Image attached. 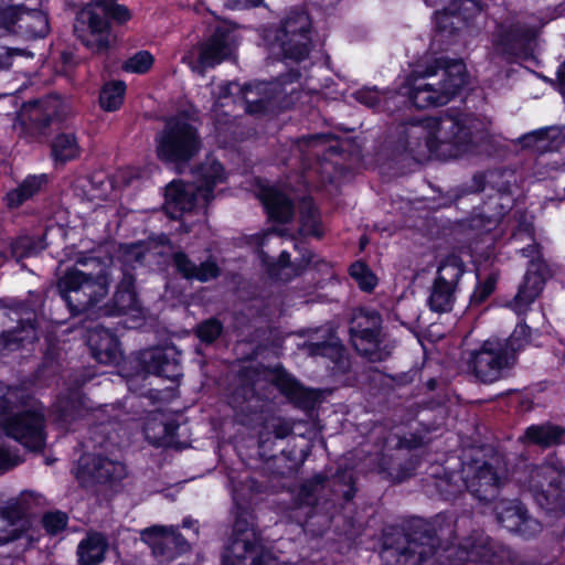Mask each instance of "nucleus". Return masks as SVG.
I'll return each mask as SVG.
<instances>
[{
  "label": "nucleus",
  "mask_w": 565,
  "mask_h": 565,
  "mask_svg": "<svg viewBox=\"0 0 565 565\" xmlns=\"http://www.w3.org/2000/svg\"><path fill=\"white\" fill-rule=\"evenodd\" d=\"M527 241L525 246L519 248L520 253L523 257L530 259L529 265H531L534 260H544L541 256V252L539 245L536 244L533 235V231L531 226H525L524 228H520L518 232H514L512 235L513 243L518 244L522 239Z\"/></svg>",
  "instance_id": "49"
},
{
  "label": "nucleus",
  "mask_w": 565,
  "mask_h": 565,
  "mask_svg": "<svg viewBox=\"0 0 565 565\" xmlns=\"http://www.w3.org/2000/svg\"><path fill=\"white\" fill-rule=\"evenodd\" d=\"M75 65L73 54L51 45L38 70V78L44 84H50L54 76L67 74Z\"/></svg>",
  "instance_id": "32"
},
{
  "label": "nucleus",
  "mask_w": 565,
  "mask_h": 565,
  "mask_svg": "<svg viewBox=\"0 0 565 565\" xmlns=\"http://www.w3.org/2000/svg\"><path fill=\"white\" fill-rule=\"evenodd\" d=\"M543 25V19L535 14L527 15L525 20L499 25L492 40L493 53L508 62L527 58Z\"/></svg>",
  "instance_id": "8"
},
{
  "label": "nucleus",
  "mask_w": 565,
  "mask_h": 565,
  "mask_svg": "<svg viewBox=\"0 0 565 565\" xmlns=\"http://www.w3.org/2000/svg\"><path fill=\"white\" fill-rule=\"evenodd\" d=\"M84 472L95 482L113 483L122 480L126 475V467L122 462L107 457H93L84 466Z\"/></svg>",
  "instance_id": "30"
},
{
  "label": "nucleus",
  "mask_w": 565,
  "mask_h": 565,
  "mask_svg": "<svg viewBox=\"0 0 565 565\" xmlns=\"http://www.w3.org/2000/svg\"><path fill=\"white\" fill-rule=\"evenodd\" d=\"M87 343L94 359L102 364L116 363L120 359L118 339L108 329L95 327L88 333Z\"/></svg>",
  "instance_id": "26"
},
{
  "label": "nucleus",
  "mask_w": 565,
  "mask_h": 565,
  "mask_svg": "<svg viewBox=\"0 0 565 565\" xmlns=\"http://www.w3.org/2000/svg\"><path fill=\"white\" fill-rule=\"evenodd\" d=\"M126 85L124 82H110L104 85L99 94L100 107L106 111L117 110L122 104Z\"/></svg>",
  "instance_id": "47"
},
{
  "label": "nucleus",
  "mask_w": 565,
  "mask_h": 565,
  "mask_svg": "<svg viewBox=\"0 0 565 565\" xmlns=\"http://www.w3.org/2000/svg\"><path fill=\"white\" fill-rule=\"evenodd\" d=\"M299 38L300 36L289 34L286 38H282V33L276 32L271 50L275 52L276 49H278V54L284 58L300 62L309 55L311 38H307L303 50L299 47Z\"/></svg>",
  "instance_id": "41"
},
{
  "label": "nucleus",
  "mask_w": 565,
  "mask_h": 565,
  "mask_svg": "<svg viewBox=\"0 0 565 565\" xmlns=\"http://www.w3.org/2000/svg\"><path fill=\"white\" fill-rule=\"evenodd\" d=\"M350 275L358 281L360 288L365 291H371L376 285L375 276L361 262L351 265Z\"/></svg>",
  "instance_id": "52"
},
{
  "label": "nucleus",
  "mask_w": 565,
  "mask_h": 565,
  "mask_svg": "<svg viewBox=\"0 0 565 565\" xmlns=\"http://www.w3.org/2000/svg\"><path fill=\"white\" fill-rule=\"evenodd\" d=\"M292 431L294 425L289 420L281 417L268 418L258 433V445L260 448H267L271 443V435L277 439H284Z\"/></svg>",
  "instance_id": "43"
},
{
  "label": "nucleus",
  "mask_w": 565,
  "mask_h": 565,
  "mask_svg": "<svg viewBox=\"0 0 565 565\" xmlns=\"http://www.w3.org/2000/svg\"><path fill=\"white\" fill-rule=\"evenodd\" d=\"M55 409V420L63 426H71L77 419L85 417L87 408L85 407L83 397L77 390H72L67 398L58 399Z\"/></svg>",
  "instance_id": "38"
},
{
  "label": "nucleus",
  "mask_w": 565,
  "mask_h": 565,
  "mask_svg": "<svg viewBox=\"0 0 565 565\" xmlns=\"http://www.w3.org/2000/svg\"><path fill=\"white\" fill-rule=\"evenodd\" d=\"M172 263L175 270L188 280L205 282L220 275V268L214 260L207 259L198 266L183 252H175L172 255Z\"/></svg>",
  "instance_id": "29"
},
{
  "label": "nucleus",
  "mask_w": 565,
  "mask_h": 565,
  "mask_svg": "<svg viewBox=\"0 0 565 565\" xmlns=\"http://www.w3.org/2000/svg\"><path fill=\"white\" fill-rule=\"evenodd\" d=\"M327 478L319 473L311 479L306 480L298 492V502L300 505L313 507L318 503L319 494L324 488Z\"/></svg>",
  "instance_id": "48"
},
{
  "label": "nucleus",
  "mask_w": 565,
  "mask_h": 565,
  "mask_svg": "<svg viewBox=\"0 0 565 565\" xmlns=\"http://www.w3.org/2000/svg\"><path fill=\"white\" fill-rule=\"evenodd\" d=\"M263 1L264 0H223L225 7L234 10L258 7Z\"/></svg>",
  "instance_id": "64"
},
{
  "label": "nucleus",
  "mask_w": 565,
  "mask_h": 565,
  "mask_svg": "<svg viewBox=\"0 0 565 565\" xmlns=\"http://www.w3.org/2000/svg\"><path fill=\"white\" fill-rule=\"evenodd\" d=\"M0 427L25 448H35V399L32 387L0 383Z\"/></svg>",
  "instance_id": "4"
},
{
  "label": "nucleus",
  "mask_w": 565,
  "mask_h": 565,
  "mask_svg": "<svg viewBox=\"0 0 565 565\" xmlns=\"http://www.w3.org/2000/svg\"><path fill=\"white\" fill-rule=\"evenodd\" d=\"M96 4H103L107 7V19L113 18L118 22L122 23L129 20L130 14L126 7L120 4H115L114 0H95Z\"/></svg>",
  "instance_id": "59"
},
{
  "label": "nucleus",
  "mask_w": 565,
  "mask_h": 565,
  "mask_svg": "<svg viewBox=\"0 0 565 565\" xmlns=\"http://www.w3.org/2000/svg\"><path fill=\"white\" fill-rule=\"evenodd\" d=\"M194 185L200 192L203 202H211L214 198L213 188L225 181L223 166L213 157L205 160L194 170Z\"/></svg>",
  "instance_id": "28"
},
{
  "label": "nucleus",
  "mask_w": 565,
  "mask_h": 565,
  "mask_svg": "<svg viewBox=\"0 0 565 565\" xmlns=\"http://www.w3.org/2000/svg\"><path fill=\"white\" fill-rule=\"evenodd\" d=\"M209 202H203L200 192L194 184H182L172 182L166 190V212L167 214L177 220L184 212H190L198 205H205Z\"/></svg>",
  "instance_id": "23"
},
{
  "label": "nucleus",
  "mask_w": 565,
  "mask_h": 565,
  "mask_svg": "<svg viewBox=\"0 0 565 565\" xmlns=\"http://www.w3.org/2000/svg\"><path fill=\"white\" fill-rule=\"evenodd\" d=\"M235 49V34L227 26H218L210 38L198 45V60L190 62V66L193 71L204 74L206 68L230 58Z\"/></svg>",
  "instance_id": "17"
},
{
  "label": "nucleus",
  "mask_w": 565,
  "mask_h": 565,
  "mask_svg": "<svg viewBox=\"0 0 565 565\" xmlns=\"http://www.w3.org/2000/svg\"><path fill=\"white\" fill-rule=\"evenodd\" d=\"M355 99L371 108L379 107L381 103L384 104V108L388 111H393L391 102L395 104L397 99H401L398 93H381L376 88L360 89L355 94Z\"/></svg>",
  "instance_id": "46"
},
{
  "label": "nucleus",
  "mask_w": 565,
  "mask_h": 565,
  "mask_svg": "<svg viewBox=\"0 0 565 565\" xmlns=\"http://www.w3.org/2000/svg\"><path fill=\"white\" fill-rule=\"evenodd\" d=\"M452 2L446 11L451 14H462L465 12H479L481 11L480 0H451Z\"/></svg>",
  "instance_id": "58"
},
{
  "label": "nucleus",
  "mask_w": 565,
  "mask_h": 565,
  "mask_svg": "<svg viewBox=\"0 0 565 565\" xmlns=\"http://www.w3.org/2000/svg\"><path fill=\"white\" fill-rule=\"evenodd\" d=\"M467 82L466 65L459 60L435 58L423 70L414 71L401 87V99L418 109L448 104Z\"/></svg>",
  "instance_id": "2"
},
{
  "label": "nucleus",
  "mask_w": 565,
  "mask_h": 565,
  "mask_svg": "<svg viewBox=\"0 0 565 565\" xmlns=\"http://www.w3.org/2000/svg\"><path fill=\"white\" fill-rule=\"evenodd\" d=\"M548 275L547 265L544 260H534L529 265L524 281L520 286L511 307L519 313H524L527 307L536 299L543 290Z\"/></svg>",
  "instance_id": "22"
},
{
  "label": "nucleus",
  "mask_w": 565,
  "mask_h": 565,
  "mask_svg": "<svg viewBox=\"0 0 565 565\" xmlns=\"http://www.w3.org/2000/svg\"><path fill=\"white\" fill-rule=\"evenodd\" d=\"M33 315L24 302L12 300L4 303L0 300V345L15 350L25 342H32L35 338Z\"/></svg>",
  "instance_id": "13"
},
{
  "label": "nucleus",
  "mask_w": 565,
  "mask_h": 565,
  "mask_svg": "<svg viewBox=\"0 0 565 565\" xmlns=\"http://www.w3.org/2000/svg\"><path fill=\"white\" fill-rule=\"evenodd\" d=\"M395 150L420 160L436 156L437 143L431 132L429 117L414 118L397 125Z\"/></svg>",
  "instance_id": "15"
},
{
  "label": "nucleus",
  "mask_w": 565,
  "mask_h": 565,
  "mask_svg": "<svg viewBox=\"0 0 565 565\" xmlns=\"http://www.w3.org/2000/svg\"><path fill=\"white\" fill-rule=\"evenodd\" d=\"M153 57L147 51H141L136 53L132 57H130L124 65V68L127 72L132 73H146L152 65Z\"/></svg>",
  "instance_id": "55"
},
{
  "label": "nucleus",
  "mask_w": 565,
  "mask_h": 565,
  "mask_svg": "<svg viewBox=\"0 0 565 565\" xmlns=\"http://www.w3.org/2000/svg\"><path fill=\"white\" fill-rule=\"evenodd\" d=\"M81 154V148L74 134H58L51 142V157L55 164H65Z\"/></svg>",
  "instance_id": "40"
},
{
  "label": "nucleus",
  "mask_w": 565,
  "mask_h": 565,
  "mask_svg": "<svg viewBox=\"0 0 565 565\" xmlns=\"http://www.w3.org/2000/svg\"><path fill=\"white\" fill-rule=\"evenodd\" d=\"M107 7L88 3L77 12L73 29L78 41L93 54H105L116 42L107 19Z\"/></svg>",
  "instance_id": "9"
},
{
  "label": "nucleus",
  "mask_w": 565,
  "mask_h": 565,
  "mask_svg": "<svg viewBox=\"0 0 565 565\" xmlns=\"http://www.w3.org/2000/svg\"><path fill=\"white\" fill-rule=\"evenodd\" d=\"M276 32L282 33V38H286L288 34L300 36L298 44L303 50L307 38H310V19L303 10L292 9L288 12Z\"/></svg>",
  "instance_id": "39"
},
{
  "label": "nucleus",
  "mask_w": 565,
  "mask_h": 565,
  "mask_svg": "<svg viewBox=\"0 0 565 565\" xmlns=\"http://www.w3.org/2000/svg\"><path fill=\"white\" fill-rule=\"evenodd\" d=\"M36 20H38V38L46 36L51 31L47 12L42 9H38Z\"/></svg>",
  "instance_id": "63"
},
{
  "label": "nucleus",
  "mask_w": 565,
  "mask_h": 565,
  "mask_svg": "<svg viewBox=\"0 0 565 565\" xmlns=\"http://www.w3.org/2000/svg\"><path fill=\"white\" fill-rule=\"evenodd\" d=\"M246 558H250V565H277L276 557L264 546L247 514L241 513L235 519L223 565H244Z\"/></svg>",
  "instance_id": "7"
},
{
  "label": "nucleus",
  "mask_w": 565,
  "mask_h": 565,
  "mask_svg": "<svg viewBox=\"0 0 565 565\" xmlns=\"http://www.w3.org/2000/svg\"><path fill=\"white\" fill-rule=\"evenodd\" d=\"M201 146L196 129L182 118H170L157 137V153L168 162H186Z\"/></svg>",
  "instance_id": "10"
},
{
  "label": "nucleus",
  "mask_w": 565,
  "mask_h": 565,
  "mask_svg": "<svg viewBox=\"0 0 565 565\" xmlns=\"http://www.w3.org/2000/svg\"><path fill=\"white\" fill-rule=\"evenodd\" d=\"M179 425L163 414L150 416L143 427L147 440L157 447L172 446Z\"/></svg>",
  "instance_id": "33"
},
{
  "label": "nucleus",
  "mask_w": 565,
  "mask_h": 565,
  "mask_svg": "<svg viewBox=\"0 0 565 565\" xmlns=\"http://www.w3.org/2000/svg\"><path fill=\"white\" fill-rule=\"evenodd\" d=\"M259 196L270 218L279 223L291 220L294 204L285 193L275 188H264Z\"/></svg>",
  "instance_id": "35"
},
{
  "label": "nucleus",
  "mask_w": 565,
  "mask_h": 565,
  "mask_svg": "<svg viewBox=\"0 0 565 565\" xmlns=\"http://www.w3.org/2000/svg\"><path fill=\"white\" fill-rule=\"evenodd\" d=\"M524 439L543 448L553 447L565 443V428L551 423L532 425L526 428Z\"/></svg>",
  "instance_id": "37"
},
{
  "label": "nucleus",
  "mask_w": 565,
  "mask_h": 565,
  "mask_svg": "<svg viewBox=\"0 0 565 565\" xmlns=\"http://www.w3.org/2000/svg\"><path fill=\"white\" fill-rule=\"evenodd\" d=\"M35 503L32 492H22L0 507V546L20 537L31 526L30 512Z\"/></svg>",
  "instance_id": "16"
},
{
  "label": "nucleus",
  "mask_w": 565,
  "mask_h": 565,
  "mask_svg": "<svg viewBox=\"0 0 565 565\" xmlns=\"http://www.w3.org/2000/svg\"><path fill=\"white\" fill-rule=\"evenodd\" d=\"M334 484L339 483L345 487V489L342 490V495L345 499V501H350L353 499L355 494V489L353 484V477L350 471H338V473L333 478Z\"/></svg>",
  "instance_id": "60"
},
{
  "label": "nucleus",
  "mask_w": 565,
  "mask_h": 565,
  "mask_svg": "<svg viewBox=\"0 0 565 565\" xmlns=\"http://www.w3.org/2000/svg\"><path fill=\"white\" fill-rule=\"evenodd\" d=\"M530 329L518 326L505 341L487 340L479 350L469 353L468 365L482 383L500 380L514 362L515 353L529 342Z\"/></svg>",
  "instance_id": "5"
},
{
  "label": "nucleus",
  "mask_w": 565,
  "mask_h": 565,
  "mask_svg": "<svg viewBox=\"0 0 565 565\" xmlns=\"http://www.w3.org/2000/svg\"><path fill=\"white\" fill-rule=\"evenodd\" d=\"M277 385L288 398L295 401L303 408L310 407L315 401L312 392L306 390L289 376H280L277 381Z\"/></svg>",
  "instance_id": "45"
},
{
  "label": "nucleus",
  "mask_w": 565,
  "mask_h": 565,
  "mask_svg": "<svg viewBox=\"0 0 565 565\" xmlns=\"http://www.w3.org/2000/svg\"><path fill=\"white\" fill-rule=\"evenodd\" d=\"M67 514L61 511L47 512L42 518L43 527L51 535L63 531L67 525Z\"/></svg>",
  "instance_id": "54"
},
{
  "label": "nucleus",
  "mask_w": 565,
  "mask_h": 565,
  "mask_svg": "<svg viewBox=\"0 0 565 565\" xmlns=\"http://www.w3.org/2000/svg\"><path fill=\"white\" fill-rule=\"evenodd\" d=\"M11 253L22 269H29L24 260L35 254L34 239L29 236L18 238L11 246Z\"/></svg>",
  "instance_id": "51"
},
{
  "label": "nucleus",
  "mask_w": 565,
  "mask_h": 565,
  "mask_svg": "<svg viewBox=\"0 0 565 565\" xmlns=\"http://www.w3.org/2000/svg\"><path fill=\"white\" fill-rule=\"evenodd\" d=\"M223 332V324L216 318L204 320L195 328V335L201 342L211 344L215 342Z\"/></svg>",
  "instance_id": "50"
},
{
  "label": "nucleus",
  "mask_w": 565,
  "mask_h": 565,
  "mask_svg": "<svg viewBox=\"0 0 565 565\" xmlns=\"http://www.w3.org/2000/svg\"><path fill=\"white\" fill-rule=\"evenodd\" d=\"M300 227L299 232L303 236H315L320 238L323 234L320 224V217L317 209L310 199L301 201L299 206Z\"/></svg>",
  "instance_id": "44"
},
{
  "label": "nucleus",
  "mask_w": 565,
  "mask_h": 565,
  "mask_svg": "<svg viewBox=\"0 0 565 565\" xmlns=\"http://www.w3.org/2000/svg\"><path fill=\"white\" fill-rule=\"evenodd\" d=\"M34 192H35L34 179L28 178L21 186H19L14 191L8 193V195H7L8 205L10 207H18L26 199L31 198Z\"/></svg>",
  "instance_id": "53"
},
{
  "label": "nucleus",
  "mask_w": 565,
  "mask_h": 565,
  "mask_svg": "<svg viewBox=\"0 0 565 565\" xmlns=\"http://www.w3.org/2000/svg\"><path fill=\"white\" fill-rule=\"evenodd\" d=\"M19 462V457L6 444V440L0 436V469H9Z\"/></svg>",
  "instance_id": "61"
},
{
  "label": "nucleus",
  "mask_w": 565,
  "mask_h": 565,
  "mask_svg": "<svg viewBox=\"0 0 565 565\" xmlns=\"http://www.w3.org/2000/svg\"><path fill=\"white\" fill-rule=\"evenodd\" d=\"M470 525L469 515L456 519L440 513L431 520L413 519L405 529L384 531L381 557L385 565H423L443 550L451 565L466 562L501 565L508 551L482 531H472L454 543Z\"/></svg>",
  "instance_id": "1"
},
{
  "label": "nucleus",
  "mask_w": 565,
  "mask_h": 565,
  "mask_svg": "<svg viewBox=\"0 0 565 565\" xmlns=\"http://www.w3.org/2000/svg\"><path fill=\"white\" fill-rule=\"evenodd\" d=\"M302 350L310 356L328 358L334 363H341L344 355V348L331 328L315 330L303 342Z\"/></svg>",
  "instance_id": "24"
},
{
  "label": "nucleus",
  "mask_w": 565,
  "mask_h": 565,
  "mask_svg": "<svg viewBox=\"0 0 565 565\" xmlns=\"http://www.w3.org/2000/svg\"><path fill=\"white\" fill-rule=\"evenodd\" d=\"M463 273V262L457 255H450L440 263L427 300L433 311L441 313L452 309L458 282Z\"/></svg>",
  "instance_id": "14"
},
{
  "label": "nucleus",
  "mask_w": 565,
  "mask_h": 565,
  "mask_svg": "<svg viewBox=\"0 0 565 565\" xmlns=\"http://www.w3.org/2000/svg\"><path fill=\"white\" fill-rule=\"evenodd\" d=\"M429 122L437 143L436 157L456 158L467 151L472 131L466 115L448 111L440 117H429Z\"/></svg>",
  "instance_id": "11"
},
{
  "label": "nucleus",
  "mask_w": 565,
  "mask_h": 565,
  "mask_svg": "<svg viewBox=\"0 0 565 565\" xmlns=\"http://www.w3.org/2000/svg\"><path fill=\"white\" fill-rule=\"evenodd\" d=\"M278 84H247L239 86V84L231 82L222 86V96L226 97L234 95L235 90L242 95L245 103V110L248 114L257 115L267 111L276 104L278 98L276 95Z\"/></svg>",
  "instance_id": "19"
},
{
  "label": "nucleus",
  "mask_w": 565,
  "mask_h": 565,
  "mask_svg": "<svg viewBox=\"0 0 565 565\" xmlns=\"http://www.w3.org/2000/svg\"><path fill=\"white\" fill-rule=\"evenodd\" d=\"M424 490L430 497H440L444 500L456 498L465 489V476L456 472L431 475L424 480Z\"/></svg>",
  "instance_id": "31"
},
{
  "label": "nucleus",
  "mask_w": 565,
  "mask_h": 565,
  "mask_svg": "<svg viewBox=\"0 0 565 565\" xmlns=\"http://www.w3.org/2000/svg\"><path fill=\"white\" fill-rule=\"evenodd\" d=\"M495 282L497 280L493 276H489L484 281L479 282L471 295V303H482L493 292Z\"/></svg>",
  "instance_id": "57"
},
{
  "label": "nucleus",
  "mask_w": 565,
  "mask_h": 565,
  "mask_svg": "<svg viewBox=\"0 0 565 565\" xmlns=\"http://www.w3.org/2000/svg\"><path fill=\"white\" fill-rule=\"evenodd\" d=\"M38 131L52 125H60L66 121L74 114L71 99L62 98L57 94H52L38 102Z\"/></svg>",
  "instance_id": "27"
},
{
  "label": "nucleus",
  "mask_w": 565,
  "mask_h": 565,
  "mask_svg": "<svg viewBox=\"0 0 565 565\" xmlns=\"http://www.w3.org/2000/svg\"><path fill=\"white\" fill-rule=\"evenodd\" d=\"M493 510L498 523L512 532L521 522L525 508L520 501L502 499L495 502Z\"/></svg>",
  "instance_id": "42"
},
{
  "label": "nucleus",
  "mask_w": 565,
  "mask_h": 565,
  "mask_svg": "<svg viewBox=\"0 0 565 565\" xmlns=\"http://www.w3.org/2000/svg\"><path fill=\"white\" fill-rule=\"evenodd\" d=\"M520 142L525 148H533L539 152L557 150L564 142L563 129L558 126H551L533 130L523 135Z\"/></svg>",
  "instance_id": "34"
},
{
  "label": "nucleus",
  "mask_w": 565,
  "mask_h": 565,
  "mask_svg": "<svg viewBox=\"0 0 565 565\" xmlns=\"http://www.w3.org/2000/svg\"><path fill=\"white\" fill-rule=\"evenodd\" d=\"M140 535L160 561H171L190 548L186 540L173 526L153 525L142 530Z\"/></svg>",
  "instance_id": "18"
},
{
  "label": "nucleus",
  "mask_w": 565,
  "mask_h": 565,
  "mask_svg": "<svg viewBox=\"0 0 565 565\" xmlns=\"http://www.w3.org/2000/svg\"><path fill=\"white\" fill-rule=\"evenodd\" d=\"M382 318L374 310H359L354 312L350 322L351 341L361 355L371 362H380L391 355L393 347L382 344Z\"/></svg>",
  "instance_id": "12"
},
{
  "label": "nucleus",
  "mask_w": 565,
  "mask_h": 565,
  "mask_svg": "<svg viewBox=\"0 0 565 565\" xmlns=\"http://www.w3.org/2000/svg\"><path fill=\"white\" fill-rule=\"evenodd\" d=\"M150 253L148 246L143 243H136L127 247L125 257L127 262L143 263Z\"/></svg>",
  "instance_id": "62"
},
{
  "label": "nucleus",
  "mask_w": 565,
  "mask_h": 565,
  "mask_svg": "<svg viewBox=\"0 0 565 565\" xmlns=\"http://www.w3.org/2000/svg\"><path fill=\"white\" fill-rule=\"evenodd\" d=\"M141 369L147 374H154L171 381H177L181 375L179 360L170 348H151L139 355Z\"/></svg>",
  "instance_id": "21"
},
{
  "label": "nucleus",
  "mask_w": 565,
  "mask_h": 565,
  "mask_svg": "<svg viewBox=\"0 0 565 565\" xmlns=\"http://www.w3.org/2000/svg\"><path fill=\"white\" fill-rule=\"evenodd\" d=\"M108 541L100 533H89L77 547L78 565H98L105 559Z\"/></svg>",
  "instance_id": "36"
},
{
  "label": "nucleus",
  "mask_w": 565,
  "mask_h": 565,
  "mask_svg": "<svg viewBox=\"0 0 565 565\" xmlns=\"http://www.w3.org/2000/svg\"><path fill=\"white\" fill-rule=\"evenodd\" d=\"M512 480L545 511L565 512V469L561 465L522 463L513 470Z\"/></svg>",
  "instance_id": "3"
},
{
  "label": "nucleus",
  "mask_w": 565,
  "mask_h": 565,
  "mask_svg": "<svg viewBox=\"0 0 565 565\" xmlns=\"http://www.w3.org/2000/svg\"><path fill=\"white\" fill-rule=\"evenodd\" d=\"M106 273L88 275L77 268L68 269L57 282V290L72 315L88 311L108 294Z\"/></svg>",
  "instance_id": "6"
},
{
  "label": "nucleus",
  "mask_w": 565,
  "mask_h": 565,
  "mask_svg": "<svg viewBox=\"0 0 565 565\" xmlns=\"http://www.w3.org/2000/svg\"><path fill=\"white\" fill-rule=\"evenodd\" d=\"M141 311L135 289V276L124 270L111 302L104 308L107 316H121Z\"/></svg>",
  "instance_id": "25"
},
{
  "label": "nucleus",
  "mask_w": 565,
  "mask_h": 565,
  "mask_svg": "<svg viewBox=\"0 0 565 565\" xmlns=\"http://www.w3.org/2000/svg\"><path fill=\"white\" fill-rule=\"evenodd\" d=\"M465 472V489L479 501L489 502L497 498L500 478L489 463L471 466Z\"/></svg>",
  "instance_id": "20"
},
{
  "label": "nucleus",
  "mask_w": 565,
  "mask_h": 565,
  "mask_svg": "<svg viewBox=\"0 0 565 565\" xmlns=\"http://www.w3.org/2000/svg\"><path fill=\"white\" fill-rule=\"evenodd\" d=\"M520 521L521 522L518 524L515 530H512V532H515L525 539L535 536L542 530L541 523L537 520L531 518L527 514L526 509L524 510Z\"/></svg>",
  "instance_id": "56"
}]
</instances>
